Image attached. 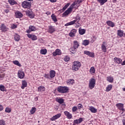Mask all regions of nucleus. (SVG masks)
<instances>
[{
  "instance_id": "nucleus-1",
  "label": "nucleus",
  "mask_w": 125,
  "mask_h": 125,
  "mask_svg": "<svg viewBox=\"0 0 125 125\" xmlns=\"http://www.w3.org/2000/svg\"><path fill=\"white\" fill-rule=\"evenodd\" d=\"M82 66V63L81 62L79 61H74L73 62V64L72 66V71H79V69L81 68Z\"/></svg>"
},
{
  "instance_id": "nucleus-2",
  "label": "nucleus",
  "mask_w": 125,
  "mask_h": 125,
  "mask_svg": "<svg viewBox=\"0 0 125 125\" xmlns=\"http://www.w3.org/2000/svg\"><path fill=\"white\" fill-rule=\"evenodd\" d=\"M69 90V88L67 86H59L57 88V91L60 93H67Z\"/></svg>"
},
{
  "instance_id": "nucleus-3",
  "label": "nucleus",
  "mask_w": 125,
  "mask_h": 125,
  "mask_svg": "<svg viewBox=\"0 0 125 125\" xmlns=\"http://www.w3.org/2000/svg\"><path fill=\"white\" fill-rule=\"evenodd\" d=\"M96 83V80H95V79L91 78L89 81L88 83L89 88H90V89H93V88H94V87H95Z\"/></svg>"
},
{
  "instance_id": "nucleus-4",
  "label": "nucleus",
  "mask_w": 125,
  "mask_h": 125,
  "mask_svg": "<svg viewBox=\"0 0 125 125\" xmlns=\"http://www.w3.org/2000/svg\"><path fill=\"white\" fill-rule=\"evenodd\" d=\"M23 8L30 9L32 6V3L28 1H24L21 3Z\"/></svg>"
},
{
  "instance_id": "nucleus-5",
  "label": "nucleus",
  "mask_w": 125,
  "mask_h": 125,
  "mask_svg": "<svg viewBox=\"0 0 125 125\" xmlns=\"http://www.w3.org/2000/svg\"><path fill=\"white\" fill-rule=\"evenodd\" d=\"M116 107L120 111H122L121 115L125 116V110L124 109V104L118 103L116 104Z\"/></svg>"
},
{
  "instance_id": "nucleus-6",
  "label": "nucleus",
  "mask_w": 125,
  "mask_h": 125,
  "mask_svg": "<svg viewBox=\"0 0 125 125\" xmlns=\"http://www.w3.org/2000/svg\"><path fill=\"white\" fill-rule=\"evenodd\" d=\"M62 54V51L60 49H56L55 51L52 53V56L54 57L57 56H60Z\"/></svg>"
},
{
  "instance_id": "nucleus-7",
  "label": "nucleus",
  "mask_w": 125,
  "mask_h": 125,
  "mask_svg": "<svg viewBox=\"0 0 125 125\" xmlns=\"http://www.w3.org/2000/svg\"><path fill=\"white\" fill-rule=\"evenodd\" d=\"M26 15L30 18L33 19L35 17V15L33 13V11L30 10H27L25 11Z\"/></svg>"
},
{
  "instance_id": "nucleus-8",
  "label": "nucleus",
  "mask_w": 125,
  "mask_h": 125,
  "mask_svg": "<svg viewBox=\"0 0 125 125\" xmlns=\"http://www.w3.org/2000/svg\"><path fill=\"white\" fill-rule=\"evenodd\" d=\"M18 77L19 79H24L25 73L22 70H19L18 72Z\"/></svg>"
},
{
  "instance_id": "nucleus-9",
  "label": "nucleus",
  "mask_w": 125,
  "mask_h": 125,
  "mask_svg": "<svg viewBox=\"0 0 125 125\" xmlns=\"http://www.w3.org/2000/svg\"><path fill=\"white\" fill-rule=\"evenodd\" d=\"M0 29L2 32H7L8 31V28L5 26V24L4 23H1Z\"/></svg>"
},
{
  "instance_id": "nucleus-10",
  "label": "nucleus",
  "mask_w": 125,
  "mask_h": 125,
  "mask_svg": "<svg viewBox=\"0 0 125 125\" xmlns=\"http://www.w3.org/2000/svg\"><path fill=\"white\" fill-rule=\"evenodd\" d=\"M26 36H27L28 38L29 39H31L32 41H37V40H38V37L35 35L27 34Z\"/></svg>"
},
{
  "instance_id": "nucleus-11",
  "label": "nucleus",
  "mask_w": 125,
  "mask_h": 125,
  "mask_svg": "<svg viewBox=\"0 0 125 125\" xmlns=\"http://www.w3.org/2000/svg\"><path fill=\"white\" fill-rule=\"evenodd\" d=\"M36 31V27L33 25H30L29 26V29L26 30V33L29 34L31 32H35Z\"/></svg>"
},
{
  "instance_id": "nucleus-12",
  "label": "nucleus",
  "mask_w": 125,
  "mask_h": 125,
  "mask_svg": "<svg viewBox=\"0 0 125 125\" xmlns=\"http://www.w3.org/2000/svg\"><path fill=\"white\" fill-rule=\"evenodd\" d=\"M54 32H55V27L52 25L48 26V33L52 34V33H54Z\"/></svg>"
},
{
  "instance_id": "nucleus-13",
  "label": "nucleus",
  "mask_w": 125,
  "mask_h": 125,
  "mask_svg": "<svg viewBox=\"0 0 125 125\" xmlns=\"http://www.w3.org/2000/svg\"><path fill=\"white\" fill-rule=\"evenodd\" d=\"M15 16L16 18H22L23 17V14L19 11H17L15 13Z\"/></svg>"
},
{
  "instance_id": "nucleus-14",
  "label": "nucleus",
  "mask_w": 125,
  "mask_h": 125,
  "mask_svg": "<svg viewBox=\"0 0 125 125\" xmlns=\"http://www.w3.org/2000/svg\"><path fill=\"white\" fill-rule=\"evenodd\" d=\"M65 116L67 117L68 120H71L73 118V115L70 112L67 111H64Z\"/></svg>"
},
{
  "instance_id": "nucleus-15",
  "label": "nucleus",
  "mask_w": 125,
  "mask_h": 125,
  "mask_svg": "<svg viewBox=\"0 0 125 125\" xmlns=\"http://www.w3.org/2000/svg\"><path fill=\"white\" fill-rule=\"evenodd\" d=\"M84 54H85L86 55H87L88 56H89L90 57H92V58H93V57H94V53L91 52L89 51H84Z\"/></svg>"
},
{
  "instance_id": "nucleus-16",
  "label": "nucleus",
  "mask_w": 125,
  "mask_h": 125,
  "mask_svg": "<svg viewBox=\"0 0 125 125\" xmlns=\"http://www.w3.org/2000/svg\"><path fill=\"white\" fill-rule=\"evenodd\" d=\"M61 117V113H58L50 118L51 121H55Z\"/></svg>"
},
{
  "instance_id": "nucleus-17",
  "label": "nucleus",
  "mask_w": 125,
  "mask_h": 125,
  "mask_svg": "<svg viewBox=\"0 0 125 125\" xmlns=\"http://www.w3.org/2000/svg\"><path fill=\"white\" fill-rule=\"evenodd\" d=\"M77 2L75 1L70 6L69 8H70L71 10L72 11L74 8H78V5H77Z\"/></svg>"
},
{
  "instance_id": "nucleus-18",
  "label": "nucleus",
  "mask_w": 125,
  "mask_h": 125,
  "mask_svg": "<svg viewBox=\"0 0 125 125\" xmlns=\"http://www.w3.org/2000/svg\"><path fill=\"white\" fill-rule=\"evenodd\" d=\"M72 11L71 10V8H68L67 10H66L63 14H62V16L63 17H65V16H67V15H69L70 13Z\"/></svg>"
},
{
  "instance_id": "nucleus-19",
  "label": "nucleus",
  "mask_w": 125,
  "mask_h": 125,
  "mask_svg": "<svg viewBox=\"0 0 125 125\" xmlns=\"http://www.w3.org/2000/svg\"><path fill=\"white\" fill-rule=\"evenodd\" d=\"M106 44V42H104L101 45L102 50H103V52H107V48L105 44Z\"/></svg>"
},
{
  "instance_id": "nucleus-20",
  "label": "nucleus",
  "mask_w": 125,
  "mask_h": 125,
  "mask_svg": "<svg viewBox=\"0 0 125 125\" xmlns=\"http://www.w3.org/2000/svg\"><path fill=\"white\" fill-rule=\"evenodd\" d=\"M76 33H77V30L76 29H72L69 33V37H71V38H74Z\"/></svg>"
},
{
  "instance_id": "nucleus-21",
  "label": "nucleus",
  "mask_w": 125,
  "mask_h": 125,
  "mask_svg": "<svg viewBox=\"0 0 125 125\" xmlns=\"http://www.w3.org/2000/svg\"><path fill=\"white\" fill-rule=\"evenodd\" d=\"M27 85H28V83H27V81H26L25 80H23L22 81V84L21 86V88L22 89H24V88H25V87H27Z\"/></svg>"
},
{
  "instance_id": "nucleus-22",
  "label": "nucleus",
  "mask_w": 125,
  "mask_h": 125,
  "mask_svg": "<svg viewBox=\"0 0 125 125\" xmlns=\"http://www.w3.org/2000/svg\"><path fill=\"white\" fill-rule=\"evenodd\" d=\"M79 46H80V43L79 42L77 41H73V47L78 49V48H79Z\"/></svg>"
},
{
  "instance_id": "nucleus-23",
  "label": "nucleus",
  "mask_w": 125,
  "mask_h": 125,
  "mask_svg": "<svg viewBox=\"0 0 125 125\" xmlns=\"http://www.w3.org/2000/svg\"><path fill=\"white\" fill-rule=\"evenodd\" d=\"M106 24L108 26L111 27V28L115 27V23L111 21H106Z\"/></svg>"
},
{
  "instance_id": "nucleus-24",
  "label": "nucleus",
  "mask_w": 125,
  "mask_h": 125,
  "mask_svg": "<svg viewBox=\"0 0 125 125\" xmlns=\"http://www.w3.org/2000/svg\"><path fill=\"white\" fill-rule=\"evenodd\" d=\"M69 50L70 52H71V54H76V53L77 52V49L74 47L69 48Z\"/></svg>"
},
{
  "instance_id": "nucleus-25",
  "label": "nucleus",
  "mask_w": 125,
  "mask_h": 125,
  "mask_svg": "<svg viewBox=\"0 0 125 125\" xmlns=\"http://www.w3.org/2000/svg\"><path fill=\"white\" fill-rule=\"evenodd\" d=\"M114 61L115 63H117V64H121L122 61V59L117 57L114 58Z\"/></svg>"
},
{
  "instance_id": "nucleus-26",
  "label": "nucleus",
  "mask_w": 125,
  "mask_h": 125,
  "mask_svg": "<svg viewBox=\"0 0 125 125\" xmlns=\"http://www.w3.org/2000/svg\"><path fill=\"white\" fill-rule=\"evenodd\" d=\"M117 35L120 38H123L124 37V31L118 30L117 31Z\"/></svg>"
},
{
  "instance_id": "nucleus-27",
  "label": "nucleus",
  "mask_w": 125,
  "mask_h": 125,
  "mask_svg": "<svg viewBox=\"0 0 125 125\" xmlns=\"http://www.w3.org/2000/svg\"><path fill=\"white\" fill-rule=\"evenodd\" d=\"M38 91L42 92V91H45V87L42 85H41L38 87Z\"/></svg>"
},
{
  "instance_id": "nucleus-28",
  "label": "nucleus",
  "mask_w": 125,
  "mask_h": 125,
  "mask_svg": "<svg viewBox=\"0 0 125 125\" xmlns=\"http://www.w3.org/2000/svg\"><path fill=\"white\" fill-rule=\"evenodd\" d=\"M56 73V72H55V71H54V70H51L50 71V79H53V78H54V77H55V74Z\"/></svg>"
},
{
  "instance_id": "nucleus-29",
  "label": "nucleus",
  "mask_w": 125,
  "mask_h": 125,
  "mask_svg": "<svg viewBox=\"0 0 125 125\" xmlns=\"http://www.w3.org/2000/svg\"><path fill=\"white\" fill-rule=\"evenodd\" d=\"M51 17L52 21H54L55 23H56V22L58 21V20H57V18L56 17V16L54 14H52L51 16Z\"/></svg>"
},
{
  "instance_id": "nucleus-30",
  "label": "nucleus",
  "mask_w": 125,
  "mask_h": 125,
  "mask_svg": "<svg viewBox=\"0 0 125 125\" xmlns=\"http://www.w3.org/2000/svg\"><path fill=\"white\" fill-rule=\"evenodd\" d=\"M8 1L10 5H15V4H17V2L15 0H8Z\"/></svg>"
},
{
  "instance_id": "nucleus-31",
  "label": "nucleus",
  "mask_w": 125,
  "mask_h": 125,
  "mask_svg": "<svg viewBox=\"0 0 125 125\" xmlns=\"http://www.w3.org/2000/svg\"><path fill=\"white\" fill-rule=\"evenodd\" d=\"M67 84H68V85H71L75 83V80L74 79H69L66 82Z\"/></svg>"
},
{
  "instance_id": "nucleus-32",
  "label": "nucleus",
  "mask_w": 125,
  "mask_h": 125,
  "mask_svg": "<svg viewBox=\"0 0 125 125\" xmlns=\"http://www.w3.org/2000/svg\"><path fill=\"white\" fill-rule=\"evenodd\" d=\"M89 110L91 112V113H96L97 112V109L95 108L93 106H89Z\"/></svg>"
},
{
  "instance_id": "nucleus-33",
  "label": "nucleus",
  "mask_w": 125,
  "mask_h": 125,
  "mask_svg": "<svg viewBox=\"0 0 125 125\" xmlns=\"http://www.w3.org/2000/svg\"><path fill=\"white\" fill-rule=\"evenodd\" d=\"M106 81H107V82H109V83H112L114 82V78L111 76H108L106 77Z\"/></svg>"
},
{
  "instance_id": "nucleus-34",
  "label": "nucleus",
  "mask_w": 125,
  "mask_h": 125,
  "mask_svg": "<svg viewBox=\"0 0 125 125\" xmlns=\"http://www.w3.org/2000/svg\"><path fill=\"white\" fill-rule=\"evenodd\" d=\"M56 101L57 102H58L59 104H63V103H64V101H65V100H64V99L60 98L59 99H57Z\"/></svg>"
},
{
  "instance_id": "nucleus-35",
  "label": "nucleus",
  "mask_w": 125,
  "mask_h": 125,
  "mask_svg": "<svg viewBox=\"0 0 125 125\" xmlns=\"http://www.w3.org/2000/svg\"><path fill=\"white\" fill-rule=\"evenodd\" d=\"M14 40L16 42H19V41H20V35L15 34L14 35Z\"/></svg>"
},
{
  "instance_id": "nucleus-36",
  "label": "nucleus",
  "mask_w": 125,
  "mask_h": 125,
  "mask_svg": "<svg viewBox=\"0 0 125 125\" xmlns=\"http://www.w3.org/2000/svg\"><path fill=\"white\" fill-rule=\"evenodd\" d=\"M82 44L83 45H84V46H86V45H88V44H89V41L87 40H85L83 41Z\"/></svg>"
},
{
  "instance_id": "nucleus-37",
  "label": "nucleus",
  "mask_w": 125,
  "mask_h": 125,
  "mask_svg": "<svg viewBox=\"0 0 125 125\" xmlns=\"http://www.w3.org/2000/svg\"><path fill=\"white\" fill-rule=\"evenodd\" d=\"M12 63L14 64L15 65H16V66H18L19 67H21V63L19 62V61H13L12 62Z\"/></svg>"
},
{
  "instance_id": "nucleus-38",
  "label": "nucleus",
  "mask_w": 125,
  "mask_h": 125,
  "mask_svg": "<svg viewBox=\"0 0 125 125\" xmlns=\"http://www.w3.org/2000/svg\"><path fill=\"white\" fill-rule=\"evenodd\" d=\"M76 23V21L73 20L69 22H68L67 23H66L64 26H70L71 25H74V24Z\"/></svg>"
},
{
  "instance_id": "nucleus-39",
  "label": "nucleus",
  "mask_w": 125,
  "mask_h": 125,
  "mask_svg": "<svg viewBox=\"0 0 125 125\" xmlns=\"http://www.w3.org/2000/svg\"><path fill=\"white\" fill-rule=\"evenodd\" d=\"M41 54H43V55H45L47 53V50L46 49H42L40 50Z\"/></svg>"
},
{
  "instance_id": "nucleus-40",
  "label": "nucleus",
  "mask_w": 125,
  "mask_h": 125,
  "mask_svg": "<svg viewBox=\"0 0 125 125\" xmlns=\"http://www.w3.org/2000/svg\"><path fill=\"white\" fill-rule=\"evenodd\" d=\"M112 87H113V86L112 85V84L108 85L106 88V91H107V92L110 91V90L112 89Z\"/></svg>"
},
{
  "instance_id": "nucleus-41",
  "label": "nucleus",
  "mask_w": 125,
  "mask_h": 125,
  "mask_svg": "<svg viewBox=\"0 0 125 125\" xmlns=\"http://www.w3.org/2000/svg\"><path fill=\"white\" fill-rule=\"evenodd\" d=\"M89 72L91 74H94V73H95V68H94V66L91 67L90 68Z\"/></svg>"
},
{
  "instance_id": "nucleus-42",
  "label": "nucleus",
  "mask_w": 125,
  "mask_h": 125,
  "mask_svg": "<svg viewBox=\"0 0 125 125\" xmlns=\"http://www.w3.org/2000/svg\"><path fill=\"white\" fill-rule=\"evenodd\" d=\"M79 32L80 35H83L85 34V29H79Z\"/></svg>"
},
{
  "instance_id": "nucleus-43",
  "label": "nucleus",
  "mask_w": 125,
  "mask_h": 125,
  "mask_svg": "<svg viewBox=\"0 0 125 125\" xmlns=\"http://www.w3.org/2000/svg\"><path fill=\"white\" fill-rule=\"evenodd\" d=\"M36 107H32V109L30 110V113L31 114H35V113H36Z\"/></svg>"
},
{
  "instance_id": "nucleus-44",
  "label": "nucleus",
  "mask_w": 125,
  "mask_h": 125,
  "mask_svg": "<svg viewBox=\"0 0 125 125\" xmlns=\"http://www.w3.org/2000/svg\"><path fill=\"white\" fill-rule=\"evenodd\" d=\"M71 4L70 2H68L62 8L63 10H66L68 7H69V6Z\"/></svg>"
},
{
  "instance_id": "nucleus-45",
  "label": "nucleus",
  "mask_w": 125,
  "mask_h": 125,
  "mask_svg": "<svg viewBox=\"0 0 125 125\" xmlns=\"http://www.w3.org/2000/svg\"><path fill=\"white\" fill-rule=\"evenodd\" d=\"M107 0H100V1L99 2V3H100L101 5H103L104 3L105 2H107Z\"/></svg>"
},
{
  "instance_id": "nucleus-46",
  "label": "nucleus",
  "mask_w": 125,
  "mask_h": 125,
  "mask_svg": "<svg viewBox=\"0 0 125 125\" xmlns=\"http://www.w3.org/2000/svg\"><path fill=\"white\" fill-rule=\"evenodd\" d=\"M17 28V24H12L11 26V29L14 30V29H16Z\"/></svg>"
},
{
  "instance_id": "nucleus-47",
  "label": "nucleus",
  "mask_w": 125,
  "mask_h": 125,
  "mask_svg": "<svg viewBox=\"0 0 125 125\" xmlns=\"http://www.w3.org/2000/svg\"><path fill=\"white\" fill-rule=\"evenodd\" d=\"M80 20H81V17H80V16H77L76 17V20L74 21H76V22H77V23H79V22H80Z\"/></svg>"
},
{
  "instance_id": "nucleus-48",
  "label": "nucleus",
  "mask_w": 125,
  "mask_h": 125,
  "mask_svg": "<svg viewBox=\"0 0 125 125\" xmlns=\"http://www.w3.org/2000/svg\"><path fill=\"white\" fill-rule=\"evenodd\" d=\"M79 124H80L79 123V121L78 120V119H76V120H74L73 124L72 125H79Z\"/></svg>"
},
{
  "instance_id": "nucleus-49",
  "label": "nucleus",
  "mask_w": 125,
  "mask_h": 125,
  "mask_svg": "<svg viewBox=\"0 0 125 125\" xmlns=\"http://www.w3.org/2000/svg\"><path fill=\"white\" fill-rule=\"evenodd\" d=\"M64 61L65 62H68V61H70V57H69L68 56L65 57L64 58Z\"/></svg>"
},
{
  "instance_id": "nucleus-50",
  "label": "nucleus",
  "mask_w": 125,
  "mask_h": 125,
  "mask_svg": "<svg viewBox=\"0 0 125 125\" xmlns=\"http://www.w3.org/2000/svg\"><path fill=\"white\" fill-rule=\"evenodd\" d=\"M0 125H5V121L3 120H0Z\"/></svg>"
},
{
  "instance_id": "nucleus-51",
  "label": "nucleus",
  "mask_w": 125,
  "mask_h": 125,
  "mask_svg": "<svg viewBox=\"0 0 125 125\" xmlns=\"http://www.w3.org/2000/svg\"><path fill=\"white\" fill-rule=\"evenodd\" d=\"M44 78H45L46 79H51L50 78V75L48 74H46L45 73L44 74Z\"/></svg>"
},
{
  "instance_id": "nucleus-52",
  "label": "nucleus",
  "mask_w": 125,
  "mask_h": 125,
  "mask_svg": "<svg viewBox=\"0 0 125 125\" xmlns=\"http://www.w3.org/2000/svg\"><path fill=\"white\" fill-rule=\"evenodd\" d=\"M5 112L6 113H10V112H11V109L7 107L5 108Z\"/></svg>"
},
{
  "instance_id": "nucleus-53",
  "label": "nucleus",
  "mask_w": 125,
  "mask_h": 125,
  "mask_svg": "<svg viewBox=\"0 0 125 125\" xmlns=\"http://www.w3.org/2000/svg\"><path fill=\"white\" fill-rule=\"evenodd\" d=\"M76 2V4H80V3H82L83 1V0H77V1H75Z\"/></svg>"
},
{
  "instance_id": "nucleus-54",
  "label": "nucleus",
  "mask_w": 125,
  "mask_h": 125,
  "mask_svg": "<svg viewBox=\"0 0 125 125\" xmlns=\"http://www.w3.org/2000/svg\"><path fill=\"white\" fill-rule=\"evenodd\" d=\"M72 112H76L77 110H78V107L77 106H74L72 107Z\"/></svg>"
},
{
  "instance_id": "nucleus-55",
  "label": "nucleus",
  "mask_w": 125,
  "mask_h": 125,
  "mask_svg": "<svg viewBox=\"0 0 125 125\" xmlns=\"http://www.w3.org/2000/svg\"><path fill=\"white\" fill-rule=\"evenodd\" d=\"M0 90H1V91H4V86L0 85Z\"/></svg>"
},
{
  "instance_id": "nucleus-56",
  "label": "nucleus",
  "mask_w": 125,
  "mask_h": 125,
  "mask_svg": "<svg viewBox=\"0 0 125 125\" xmlns=\"http://www.w3.org/2000/svg\"><path fill=\"white\" fill-rule=\"evenodd\" d=\"M77 120L78 121V123L79 124H81V123H82V122H83V118H80L79 119H77Z\"/></svg>"
},
{
  "instance_id": "nucleus-57",
  "label": "nucleus",
  "mask_w": 125,
  "mask_h": 125,
  "mask_svg": "<svg viewBox=\"0 0 125 125\" xmlns=\"http://www.w3.org/2000/svg\"><path fill=\"white\" fill-rule=\"evenodd\" d=\"M82 107H83V104H78V109H82Z\"/></svg>"
},
{
  "instance_id": "nucleus-58",
  "label": "nucleus",
  "mask_w": 125,
  "mask_h": 125,
  "mask_svg": "<svg viewBox=\"0 0 125 125\" xmlns=\"http://www.w3.org/2000/svg\"><path fill=\"white\" fill-rule=\"evenodd\" d=\"M3 110V106L0 104V111H2Z\"/></svg>"
},
{
  "instance_id": "nucleus-59",
  "label": "nucleus",
  "mask_w": 125,
  "mask_h": 125,
  "mask_svg": "<svg viewBox=\"0 0 125 125\" xmlns=\"http://www.w3.org/2000/svg\"><path fill=\"white\" fill-rule=\"evenodd\" d=\"M45 14H46L47 15H50V14H51V12H50V11H47L45 13Z\"/></svg>"
},
{
  "instance_id": "nucleus-60",
  "label": "nucleus",
  "mask_w": 125,
  "mask_h": 125,
  "mask_svg": "<svg viewBox=\"0 0 125 125\" xmlns=\"http://www.w3.org/2000/svg\"><path fill=\"white\" fill-rule=\"evenodd\" d=\"M50 1L51 2H56V1H57V0H50Z\"/></svg>"
},
{
  "instance_id": "nucleus-61",
  "label": "nucleus",
  "mask_w": 125,
  "mask_h": 125,
  "mask_svg": "<svg viewBox=\"0 0 125 125\" xmlns=\"http://www.w3.org/2000/svg\"><path fill=\"white\" fill-rule=\"evenodd\" d=\"M81 26V24L80 23H78L77 24H76V28H79Z\"/></svg>"
},
{
  "instance_id": "nucleus-62",
  "label": "nucleus",
  "mask_w": 125,
  "mask_h": 125,
  "mask_svg": "<svg viewBox=\"0 0 125 125\" xmlns=\"http://www.w3.org/2000/svg\"><path fill=\"white\" fill-rule=\"evenodd\" d=\"M4 11L6 13H8V12H9V10L6 9V10H5Z\"/></svg>"
},
{
  "instance_id": "nucleus-63",
  "label": "nucleus",
  "mask_w": 125,
  "mask_h": 125,
  "mask_svg": "<svg viewBox=\"0 0 125 125\" xmlns=\"http://www.w3.org/2000/svg\"><path fill=\"white\" fill-rule=\"evenodd\" d=\"M122 123L123 124V125H125V119H124L122 121Z\"/></svg>"
},
{
  "instance_id": "nucleus-64",
  "label": "nucleus",
  "mask_w": 125,
  "mask_h": 125,
  "mask_svg": "<svg viewBox=\"0 0 125 125\" xmlns=\"http://www.w3.org/2000/svg\"><path fill=\"white\" fill-rule=\"evenodd\" d=\"M122 66H124L125 65V60L122 63Z\"/></svg>"
}]
</instances>
